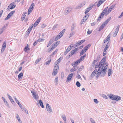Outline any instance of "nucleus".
<instances>
[{"label": "nucleus", "instance_id": "obj_1", "mask_svg": "<svg viewBox=\"0 0 123 123\" xmlns=\"http://www.w3.org/2000/svg\"><path fill=\"white\" fill-rule=\"evenodd\" d=\"M106 58V56L104 57L99 63L98 64L99 68L96 74V77L97 78L99 76L103 77L105 74L108 65L107 63H105Z\"/></svg>", "mask_w": 123, "mask_h": 123}, {"label": "nucleus", "instance_id": "obj_2", "mask_svg": "<svg viewBox=\"0 0 123 123\" xmlns=\"http://www.w3.org/2000/svg\"><path fill=\"white\" fill-rule=\"evenodd\" d=\"M115 6V5H113L112 6H110L108 9L107 7H106L103 11H104L105 14L106 15L111 11L114 8Z\"/></svg>", "mask_w": 123, "mask_h": 123}, {"label": "nucleus", "instance_id": "obj_3", "mask_svg": "<svg viewBox=\"0 0 123 123\" xmlns=\"http://www.w3.org/2000/svg\"><path fill=\"white\" fill-rule=\"evenodd\" d=\"M108 96L109 97L110 99L112 100L118 101L121 99V98L120 97L114 95L112 94H109Z\"/></svg>", "mask_w": 123, "mask_h": 123}, {"label": "nucleus", "instance_id": "obj_4", "mask_svg": "<svg viewBox=\"0 0 123 123\" xmlns=\"http://www.w3.org/2000/svg\"><path fill=\"white\" fill-rule=\"evenodd\" d=\"M66 29H63L55 38V41H56L60 38L63 35L65 32Z\"/></svg>", "mask_w": 123, "mask_h": 123}, {"label": "nucleus", "instance_id": "obj_5", "mask_svg": "<svg viewBox=\"0 0 123 123\" xmlns=\"http://www.w3.org/2000/svg\"><path fill=\"white\" fill-rule=\"evenodd\" d=\"M58 69L59 66H58V64H55L53 72V75L55 76L57 74Z\"/></svg>", "mask_w": 123, "mask_h": 123}, {"label": "nucleus", "instance_id": "obj_6", "mask_svg": "<svg viewBox=\"0 0 123 123\" xmlns=\"http://www.w3.org/2000/svg\"><path fill=\"white\" fill-rule=\"evenodd\" d=\"M32 96L36 100L38 99V96L37 94L34 91H31Z\"/></svg>", "mask_w": 123, "mask_h": 123}, {"label": "nucleus", "instance_id": "obj_7", "mask_svg": "<svg viewBox=\"0 0 123 123\" xmlns=\"http://www.w3.org/2000/svg\"><path fill=\"white\" fill-rule=\"evenodd\" d=\"M15 11H11L8 15L7 17L5 18V20H7L8 19L10 18L12 15L15 13Z\"/></svg>", "mask_w": 123, "mask_h": 123}, {"label": "nucleus", "instance_id": "obj_8", "mask_svg": "<svg viewBox=\"0 0 123 123\" xmlns=\"http://www.w3.org/2000/svg\"><path fill=\"white\" fill-rule=\"evenodd\" d=\"M72 9V8L70 7L66 8L65 10L64 14H67L70 12Z\"/></svg>", "mask_w": 123, "mask_h": 123}, {"label": "nucleus", "instance_id": "obj_9", "mask_svg": "<svg viewBox=\"0 0 123 123\" xmlns=\"http://www.w3.org/2000/svg\"><path fill=\"white\" fill-rule=\"evenodd\" d=\"M41 19V17H40L34 23V27H35L39 24Z\"/></svg>", "mask_w": 123, "mask_h": 123}, {"label": "nucleus", "instance_id": "obj_10", "mask_svg": "<svg viewBox=\"0 0 123 123\" xmlns=\"http://www.w3.org/2000/svg\"><path fill=\"white\" fill-rule=\"evenodd\" d=\"M46 108L47 111L49 112H51L52 111V110L51 109L50 106L49 104L47 103L46 104Z\"/></svg>", "mask_w": 123, "mask_h": 123}, {"label": "nucleus", "instance_id": "obj_11", "mask_svg": "<svg viewBox=\"0 0 123 123\" xmlns=\"http://www.w3.org/2000/svg\"><path fill=\"white\" fill-rule=\"evenodd\" d=\"M73 75V74L72 73L71 74L68 75L66 80L67 82H68L70 81Z\"/></svg>", "mask_w": 123, "mask_h": 123}, {"label": "nucleus", "instance_id": "obj_12", "mask_svg": "<svg viewBox=\"0 0 123 123\" xmlns=\"http://www.w3.org/2000/svg\"><path fill=\"white\" fill-rule=\"evenodd\" d=\"M15 7L16 5H14V3L13 2L9 5L8 7V8L10 7V9H12L15 8Z\"/></svg>", "mask_w": 123, "mask_h": 123}, {"label": "nucleus", "instance_id": "obj_13", "mask_svg": "<svg viewBox=\"0 0 123 123\" xmlns=\"http://www.w3.org/2000/svg\"><path fill=\"white\" fill-rule=\"evenodd\" d=\"M105 14V13L104 12V11H102L100 15L99 16V17L98 18L97 21L98 22L100 20L101 18H103Z\"/></svg>", "mask_w": 123, "mask_h": 123}, {"label": "nucleus", "instance_id": "obj_14", "mask_svg": "<svg viewBox=\"0 0 123 123\" xmlns=\"http://www.w3.org/2000/svg\"><path fill=\"white\" fill-rule=\"evenodd\" d=\"M7 96L9 98V99L10 100L12 104H13L14 105H15L16 103L12 98L10 96V95H9V94L8 93H7Z\"/></svg>", "mask_w": 123, "mask_h": 123}, {"label": "nucleus", "instance_id": "obj_15", "mask_svg": "<svg viewBox=\"0 0 123 123\" xmlns=\"http://www.w3.org/2000/svg\"><path fill=\"white\" fill-rule=\"evenodd\" d=\"M119 26L118 25L117 26V28L116 29V31H115L114 34L113 35V36L114 37H116L119 31Z\"/></svg>", "mask_w": 123, "mask_h": 123}, {"label": "nucleus", "instance_id": "obj_16", "mask_svg": "<svg viewBox=\"0 0 123 123\" xmlns=\"http://www.w3.org/2000/svg\"><path fill=\"white\" fill-rule=\"evenodd\" d=\"M97 69H95L94 71L92 73L91 75L90 76V77L92 78L95 74L96 72H97Z\"/></svg>", "mask_w": 123, "mask_h": 123}, {"label": "nucleus", "instance_id": "obj_17", "mask_svg": "<svg viewBox=\"0 0 123 123\" xmlns=\"http://www.w3.org/2000/svg\"><path fill=\"white\" fill-rule=\"evenodd\" d=\"M86 2H83L82 3H81L78 6V8H77L79 9L84 6V5H85L86 4Z\"/></svg>", "mask_w": 123, "mask_h": 123}, {"label": "nucleus", "instance_id": "obj_18", "mask_svg": "<svg viewBox=\"0 0 123 123\" xmlns=\"http://www.w3.org/2000/svg\"><path fill=\"white\" fill-rule=\"evenodd\" d=\"M103 0H100L98 2L97 6L98 7H99L102 3H103L104 2Z\"/></svg>", "mask_w": 123, "mask_h": 123}, {"label": "nucleus", "instance_id": "obj_19", "mask_svg": "<svg viewBox=\"0 0 123 123\" xmlns=\"http://www.w3.org/2000/svg\"><path fill=\"white\" fill-rule=\"evenodd\" d=\"M53 42V39H51L48 44L47 47H49L52 44Z\"/></svg>", "mask_w": 123, "mask_h": 123}, {"label": "nucleus", "instance_id": "obj_20", "mask_svg": "<svg viewBox=\"0 0 123 123\" xmlns=\"http://www.w3.org/2000/svg\"><path fill=\"white\" fill-rule=\"evenodd\" d=\"M81 61H80V60L79 59L77 61H76L74 63V64H73V67H75V66H76V65H78V63H80Z\"/></svg>", "mask_w": 123, "mask_h": 123}, {"label": "nucleus", "instance_id": "obj_21", "mask_svg": "<svg viewBox=\"0 0 123 123\" xmlns=\"http://www.w3.org/2000/svg\"><path fill=\"white\" fill-rule=\"evenodd\" d=\"M91 44H89L86 46H85L83 49H85V50L86 51L91 46Z\"/></svg>", "mask_w": 123, "mask_h": 123}, {"label": "nucleus", "instance_id": "obj_22", "mask_svg": "<svg viewBox=\"0 0 123 123\" xmlns=\"http://www.w3.org/2000/svg\"><path fill=\"white\" fill-rule=\"evenodd\" d=\"M112 73V70L111 69H109L108 71V76H110Z\"/></svg>", "mask_w": 123, "mask_h": 123}, {"label": "nucleus", "instance_id": "obj_23", "mask_svg": "<svg viewBox=\"0 0 123 123\" xmlns=\"http://www.w3.org/2000/svg\"><path fill=\"white\" fill-rule=\"evenodd\" d=\"M2 99L4 101L6 105L7 106H8L9 105L7 102V101L6 100L5 98L3 97H2Z\"/></svg>", "mask_w": 123, "mask_h": 123}, {"label": "nucleus", "instance_id": "obj_24", "mask_svg": "<svg viewBox=\"0 0 123 123\" xmlns=\"http://www.w3.org/2000/svg\"><path fill=\"white\" fill-rule=\"evenodd\" d=\"M110 37L109 36V35L105 39L104 41V43H105L108 40H110Z\"/></svg>", "mask_w": 123, "mask_h": 123}, {"label": "nucleus", "instance_id": "obj_25", "mask_svg": "<svg viewBox=\"0 0 123 123\" xmlns=\"http://www.w3.org/2000/svg\"><path fill=\"white\" fill-rule=\"evenodd\" d=\"M39 103L41 107L42 108H43L44 106L43 104V103L41 99H40L39 100Z\"/></svg>", "mask_w": 123, "mask_h": 123}, {"label": "nucleus", "instance_id": "obj_26", "mask_svg": "<svg viewBox=\"0 0 123 123\" xmlns=\"http://www.w3.org/2000/svg\"><path fill=\"white\" fill-rule=\"evenodd\" d=\"M81 44V42H77L74 45L75 47H76L80 45Z\"/></svg>", "mask_w": 123, "mask_h": 123}, {"label": "nucleus", "instance_id": "obj_27", "mask_svg": "<svg viewBox=\"0 0 123 123\" xmlns=\"http://www.w3.org/2000/svg\"><path fill=\"white\" fill-rule=\"evenodd\" d=\"M15 100L16 102V103L18 104L19 106L20 107H21L22 106L20 104V103L19 102V101L16 98H15Z\"/></svg>", "mask_w": 123, "mask_h": 123}, {"label": "nucleus", "instance_id": "obj_28", "mask_svg": "<svg viewBox=\"0 0 123 123\" xmlns=\"http://www.w3.org/2000/svg\"><path fill=\"white\" fill-rule=\"evenodd\" d=\"M60 41H57L54 43L52 45H53L54 46H55V47H56L58 45V44L59 43Z\"/></svg>", "mask_w": 123, "mask_h": 123}, {"label": "nucleus", "instance_id": "obj_29", "mask_svg": "<svg viewBox=\"0 0 123 123\" xmlns=\"http://www.w3.org/2000/svg\"><path fill=\"white\" fill-rule=\"evenodd\" d=\"M109 47V43H108L106 44L104 49V52H105V51H106L107 49Z\"/></svg>", "mask_w": 123, "mask_h": 123}, {"label": "nucleus", "instance_id": "obj_30", "mask_svg": "<svg viewBox=\"0 0 123 123\" xmlns=\"http://www.w3.org/2000/svg\"><path fill=\"white\" fill-rule=\"evenodd\" d=\"M23 73L21 72L19 73L18 76V78L19 79H21L23 76Z\"/></svg>", "mask_w": 123, "mask_h": 123}, {"label": "nucleus", "instance_id": "obj_31", "mask_svg": "<svg viewBox=\"0 0 123 123\" xmlns=\"http://www.w3.org/2000/svg\"><path fill=\"white\" fill-rule=\"evenodd\" d=\"M84 67L83 66H82L81 67H80L79 68L78 71H77L78 73H80V71H81L83 69V68Z\"/></svg>", "mask_w": 123, "mask_h": 123}, {"label": "nucleus", "instance_id": "obj_32", "mask_svg": "<svg viewBox=\"0 0 123 123\" xmlns=\"http://www.w3.org/2000/svg\"><path fill=\"white\" fill-rule=\"evenodd\" d=\"M86 54H85L83 55L79 59L80 61H82L84 59V58L86 57Z\"/></svg>", "mask_w": 123, "mask_h": 123}, {"label": "nucleus", "instance_id": "obj_33", "mask_svg": "<svg viewBox=\"0 0 123 123\" xmlns=\"http://www.w3.org/2000/svg\"><path fill=\"white\" fill-rule=\"evenodd\" d=\"M57 50L56 49L50 55V57L51 56L53 57V56L55 54V53L57 52Z\"/></svg>", "mask_w": 123, "mask_h": 123}, {"label": "nucleus", "instance_id": "obj_34", "mask_svg": "<svg viewBox=\"0 0 123 123\" xmlns=\"http://www.w3.org/2000/svg\"><path fill=\"white\" fill-rule=\"evenodd\" d=\"M86 51L85 50V49H83L80 53V55L81 56L83 55L84 54Z\"/></svg>", "mask_w": 123, "mask_h": 123}, {"label": "nucleus", "instance_id": "obj_35", "mask_svg": "<svg viewBox=\"0 0 123 123\" xmlns=\"http://www.w3.org/2000/svg\"><path fill=\"white\" fill-rule=\"evenodd\" d=\"M70 49H67L65 51V52L64 53V55H66L69 52V51L71 50V48H70Z\"/></svg>", "mask_w": 123, "mask_h": 123}, {"label": "nucleus", "instance_id": "obj_36", "mask_svg": "<svg viewBox=\"0 0 123 123\" xmlns=\"http://www.w3.org/2000/svg\"><path fill=\"white\" fill-rule=\"evenodd\" d=\"M7 26V25H6L4 26L2 28L0 29V30L1 31H3H3L5 30L6 29V27Z\"/></svg>", "mask_w": 123, "mask_h": 123}, {"label": "nucleus", "instance_id": "obj_37", "mask_svg": "<svg viewBox=\"0 0 123 123\" xmlns=\"http://www.w3.org/2000/svg\"><path fill=\"white\" fill-rule=\"evenodd\" d=\"M78 68V67H74L73 68H72L71 69L70 71L71 72H74Z\"/></svg>", "mask_w": 123, "mask_h": 123}, {"label": "nucleus", "instance_id": "obj_38", "mask_svg": "<svg viewBox=\"0 0 123 123\" xmlns=\"http://www.w3.org/2000/svg\"><path fill=\"white\" fill-rule=\"evenodd\" d=\"M30 50V48H28L27 46H26L24 49V51L25 52H27V50Z\"/></svg>", "mask_w": 123, "mask_h": 123}, {"label": "nucleus", "instance_id": "obj_39", "mask_svg": "<svg viewBox=\"0 0 123 123\" xmlns=\"http://www.w3.org/2000/svg\"><path fill=\"white\" fill-rule=\"evenodd\" d=\"M111 17H109V18L107 19L104 22L107 24L108 23V22L109 21L111 20Z\"/></svg>", "mask_w": 123, "mask_h": 123}, {"label": "nucleus", "instance_id": "obj_40", "mask_svg": "<svg viewBox=\"0 0 123 123\" xmlns=\"http://www.w3.org/2000/svg\"><path fill=\"white\" fill-rule=\"evenodd\" d=\"M58 77H56L55 78V80L54 82L56 84H58Z\"/></svg>", "mask_w": 123, "mask_h": 123}, {"label": "nucleus", "instance_id": "obj_41", "mask_svg": "<svg viewBox=\"0 0 123 123\" xmlns=\"http://www.w3.org/2000/svg\"><path fill=\"white\" fill-rule=\"evenodd\" d=\"M34 4L33 3H32L31 4L29 9H32L34 8Z\"/></svg>", "mask_w": 123, "mask_h": 123}, {"label": "nucleus", "instance_id": "obj_42", "mask_svg": "<svg viewBox=\"0 0 123 123\" xmlns=\"http://www.w3.org/2000/svg\"><path fill=\"white\" fill-rule=\"evenodd\" d=\"M62 60V59L61 57L59 59L56 61L57 63L56 64H58V63H59L61 62Z\"/></svg>", "mask_w": 123, "mask_h": 123}, {"label": "nucleus", "instance_id": "obj_43", "mask_svg": "<svg viewBox=\"0 0 123 123\" xmlns=\"http://www.w3.org/2000/svg\"><path fill=\"white\" fill-rule=\"evenodd\" d=\"M90 8H89V7H88L85 11V14H86L90 11Z\"/></svg>", "mask_w": 123, "mask_h": 123}, {"label": "nucleus", "instance_id": "obj_44", "mask_svg": "<svg viewBox=\"0 0 123 123\" xmlns=\"http://www.w3.org/2000/svg\"><path fill=\"white\" fill-rule=\"evenodd\" d=\"M51 59H50L49 60L46 62L45 63V64H46V65H48L51 62Z\"/></svg>", "mask_w": 123, "mask_h": 123}, {"label": "nucleus", "instance_id": "obj_45", "mask_svg": "<svg viewBox=\"0 0 123 123\" xmlns=\"http://www.w3.org/2000/svg\"><path fill=\"white\" fill-rule=\"evenodd\" d=\"M76 85L78 87H80V84L78 81H77L76 83Z\"/></svg>", "mask_w": 123, "mask_h": 123}, {"label": "nucleus", "instance_id": "obj_46", "mask_svg": "<svg viewBox=\"0 0 123 123\" xmlns=\"http://www.w3.org/2000/svg\"><path fill=\"white\" fill-rule=\"evenodd\" d=\"M62 117L65 122H66V117L65 115H63L62 116Z\"/></svg>", "mask_w": 123, "mask_h": 123}, {"label": "nucleus", "instance_id": "obj_47", "mask_svg": "<svg viewBox=\"0 0 123 123\" xmlns=\"http://www.w3.org/2000/svg\"><path fill=\"white\" fill-rule=\"evenodd\" d=\"M76 52L74 50H73L71 52H70L69 54H71L72 55H73L75 52Z\"/></svg>", "mask_w": 123, "mask_h": 123}, {"label": "nucleus", "instance_id": "obj_48", "mask_svg": "<svg viewBox=\"0 0 123 123\" xmlns=\"http://www.w3.org/2000/svg\"><path fill=\"white\" fill-rule=\"evenodd\" d=\"M74 34V32H73V31L72 32L70 33V34H69V37H71Z\"/></svg>", "mask_w": 123, "mask_h": 123}, {"label": "nucleus", "instance_id": "obj_49", "mask_svg": "<svg viewBox=\"0 0 123 123\" xmlns=\"http://www.w3.org/2000/svg\"><path fill=\"white\" fill-rule=\"evenodd\" d=\"M75 27V25L74 24L72 25L71 28V30L72 31H73Z\"/></svg>", "mask_w": 123, "mask_h": 123}, {"label": "nucleus", "instance_id": "obj_50", "mask_svg": "<svg viewBox=\"0 0 123 123\" xmlns=\"http://www.w3.org/2000/svg\"><path fill=\"white\" fill-rule=\"evenodd\" d=\"M6 42H4L2 46V47H5V48L6 47Z\"/></svg>", "mask_w": 123, "mask_h": 123}, {"label": "nucleus", "instance_id": "obj_51", "mask_svg": "<svg viewBox=\"0 0 123 123\" xmlns=\"http://www.w3.org/2000/svg\"><path fill=\"white\" fill-rule=\"evenodd\" d=\"M32 30V29H30V28H29L28 30H27V34L29 35L30 32Z\"/></svg>", "mask_w": 123, "mask_h": 123}, {"label": "nucleus", "instance_id": "obj_52", "mask_svg": "<svg viewBox=\"0 0 123 123\" xmlns=\"http://www.w3.org/2000/svg\"><path fill=\"white\" fill-rule=\"evenodd\" d=\"M33 9H29L28 10V15H29L30 13H31V12L32 11Z\"/></svg>", "mask_w": 123, "mask_h": 123}, {"label": "nucleus", "instance_id": "obj_53", "mask_svg": "<svg viewBox=\"0 0 123 123\" xmlns=\"http://www.w3.org/2000/svg\"><path fill=\"white\" fill-rule=\"evenodd\" d=\"M104 27H103V26L101 25L99 28V29L98 30V31H101L103 29Z\"/></svg>", "mask_w": 123, "mask_h": 123}, {"label": "nucleus", "instance_id": "obj_54", "mask_svg": "<svg viewBox=\"0 0 123 123\" xmlns=\"http://www.w3.org/2000/svg\"><path fill=\"white\" fill-rule=\"evenodd\" d=\"M5 48H5V47H2L1 50V53H2L3 52L5 49Z\"/></svg>", "mask_w": 123, "mask_h": 123}, {"label": "nucleus", "instance_id": "obj_55", "mask_svg": "<svg viewBox=\"0 0 123 123\" xmlns=\"http://www.w3.org/2000/svg\"><path fill=\"white\" fill-rule=\"evenodd\" d=\"M102 96L105 99H107V96L104 94H102Z\"/></svg>", "mask_w": 123, "mask_h": 123}, {"label": "nucleus", "instance_id": "obj_56", "mask_svg": "<svg viewBox=\"0 0 123 123\" xmlns=\"http://www.w3.org/2000/svg\"><path fill=\"white\" fill-rule=\"evenodd\" d=\"M90 120L92 123H96L94 120L91 118L90 119Z\"/></svg>", "mask_w": 123, "mask_h": 123}, {"label": "nucleus", "instance_id": "obj_57", "mask_svg": "<svg viewBox=\"0 0 123 123\" xmlns=\"http://www.w3.org/2000/svg\"><path fill=\"white\" fill-rule=\"evenodd\" d=\"M41 60V58H39L35 62V63H36V64L38 62L40 61Z\"/></svg>", "mask_w": 123, "mask_h": 123}, {"label": "nucleus", "instance_id": "obj_58", "mask_svg": "<svg viewBox=\"0 0 123 123\" xmlns=\"http://www.w3.org/2000/svg\"><path fill=\"white\" fill-rule=\"evenodd\" d=\"M58 25H55L53 27L52 29L53 30H55V28H56L57 27V26Z\"/></svg>", "mask_w": 123, "mask_h": 123}, {"label": "nucleus", "instance_id": "obj_59", "mask_svg": "<svg viewBox=\"0 0 123 123\" xmlns=\"http://www.w3.org/2000/svg\"><path fill=\"white\" fill-rule=\"evenodd\" d=\"M93 100L95 103L96 104H98V101L97 99H94Z\"/></svg>", "mask_w": 123, "mask_h": 123}, {"label": "nucleus", "instance_id": "obj_60", "mask_svg": "<svg viewBox=\"0 0 123 123\" xmlns=\"http://www.w3.org/2000/svg\"><path fill=\"white\" fill-rule=\"evenodd\" d=\"M16 117L18 120H20L19 116L18 114H16Z\"/></svg>", "mask_w": 123, "mask_h": 123}, {"label": "nucleus", "instance_id": "obj_61", "mask_svg": "<svg viewBox=\"0 0 123 123\" xmlns=\"http://www.w3.org/2000/svg\"><path fill=\"white\" fill-rule=\"evenodd\" d=\"M38 41H35L34 42V43H33V45L34 46H35L36 44H37V43H38Z\"/></svg>", "mask_w": 123, "mask_h": 123}, {"label": "nucleus", "instance_id": "obj_62", "mask_svg": "<svg viewBox=\"0 0 123 123\" xmlns=\"http://www.w3.org/2000/svg\"><path fill=\"white\" fill-rule=\"evenodd\" d=\"M26 14V12H24L22 14V16H25V17Z\"/></svg>", "mask_w": 123, "mask_h": 123}, {"label": "nucleus", "instance_id": "obj_63", "mask_svg": "<svg viewBox=\"0 0 123 123\" xmlns=\"http://www.w3.org/2000/svg\"><path fill=\"white\" fill-rule=\"evenodd\" d=\"M107 24H106V23L105 22H104L103 23L102 25H101L104 27V26H105Z\"/></svg>", "mask_w": 123, "mask_h": 123}, {"label": "nucleus", "instance_id": "obj_64", "mask_svg": "<svg viewBox=\"0 0 123 123\" xmlns=\"http://www.w3.org/2000/svg\"><path fill=\"white\" fill-rule=\"evenodd\" d=\"M123 16V11L122 12L121 14V15L118 17V18H121Z\"/></svg>", "mask_w": 123, "mask_h": 123}]
</instances>
